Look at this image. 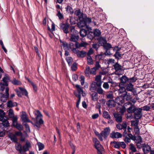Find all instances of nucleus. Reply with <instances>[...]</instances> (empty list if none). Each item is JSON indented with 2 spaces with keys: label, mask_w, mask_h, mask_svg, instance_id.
<instances>
[{
  "label": "nucleus",
  "mask_w": 154,
  "mask_h": 154,
  "mask_svg": "<svg viewBox=\"0 0 154 154\" xmlns=\"http://www.w3.org/2000/svg\"><path fill=\"white\" fill-rule=\"evenodd\" d=\"M92 100L94 101H97L98 99V94L96 92H94L92 94H91Z\"/></svg>",
  "instance_id": "393cba45"
},
{
  "label": "nucleus",
  "mask_w": 154,
  "mask_h": 154,
  "mask_svg": "<svg viewBox=\"0 0 154 154\" xmlns=\"http://www.w3.org/2000/svg\"><path fill=\"white\" fill-rule=\"evenodd\" d=\"M5 113L2 109H0V121H2L3 119L6 118L5 116Z\"/></svg>",
  "instance_id": "473e14b6"
},
{
  "label": "nucleus",
  "mask_w": 154,
  "mask_h": 154,
  "mask_svg": "<svg viewBox=\"0 0 154 154\" xmlns=\"http://www.w3.org/2000/svg\"><path fill=\"white\" fill-rule=\"evenodd\" d=\"M9 138L13 142L15 143V147L16 150L20 153L23 151L22 145L18 142V139L17 137L14 135L13 137L10 136Z\"/></svg>",
  "instance_id": "0eeeda50"
},
{
  "label": "nucleus",
  "mask_w": 154,
  "mask_h": 154,
  "mask_svg": "<svg viewBox=\"0 0 154 154\" xmlns=\"http://www.w3.org/2000/svg\"><path fill=\"white\" fill-rule=\"evenodd\" d=\"M126 87V90L128 91H132V89L134 88V86L132 83H129L126 84L125 85Z\"/></svg>",
  "instance_id": "a878e982"
},
{
  "label": "nucleus",
  "mask_w": 154,
  "mask_h": 154,
  "mask_svg": "<svg viewBox=\"0 0 154 154\" xmlns=\"http://www.w3.org/2000/svg\"><path fill=\"white\" fill-rule=\"evenodd\" d=\"M14 135L16 137L17 136L22 137L23 136V134L20 131H16L15 133V134H8V138H9V137H10V136L13 137Z\"/></svg>",
  "instance_id": "c756f323"
},
{
  "label": "nucleus",
  "mask_w": 154,
  "mask_h": 154,
  "mask_svg": "<svg viewBox=\"0 0 154 154\" xmlns=\"http://www.w3.org/2000/svg\"><path fill=\"white\" fill-rule=\"evenodd\" d=\"M101 75L100 74L97 75L95 77V80L96 81H101Z\"/></svg>",
  "instance_id": "69168bd1"
},
{
  "label": "nucleus",
  "mask_w": 154,
  "mask_h": 154,
  "mask_svg": "<svg viewBox=\"0 0 154 154\" xmlns=\"http://www.w3.org/2000/svg\"><path fill=\"white\" fill-rule=\"evenodd\" d=\"M113 115L115 120L118 123H121L122 120V115L119 113L114 112Z\"/></svg>",
  "instance_id": "f8f14e48"
},
{
  "label": "nucleus",
  "mask_w": 154,
  "mask_h": 154,
  "mask_svg": "<svg viewBox=\"0 0 154 154\" xmlns=\"http://www.w3.org/2000/svg\"><path fill=\"white\" fill-rule=\"evenodd\" d=\"M17 106V103L16 102L13 103L11 100L8 101L7 103V107L9 108Z\"/></svg>",
  "instance_id": "412c9836"
},
{
  "label": "nucleus",
  "mask_w": 154,
  "mask_h": 154,
  "mask_svg": "<svg viewBox=\"0 0 154 154\" xmlns=\"http://www.w3.org/2000/svg\"><path fill=\"white\" fill-rule=\"evenodd\" d=\"M143 108L142 109L144 111H149L150 109V107L147 105L143 106Z\"/></svg>",
  "instance_id": "338daca9"
},
{
  "label": "nucleus",
  "mask_w": 154,
  "mask_h": 154,
  "mask_svg": "<svg viewBox=\"0 0 154 154\" xmlns=\"http://www.w3.org/2000/svg\"><path fill=\"white\" fill-rule=\"evenodd\" d=\"M77 69V64L75 62L71 66V70L72 71H75Z\"/></svg>",
  "instance_id": "864d4df0"
},
{
  "label": "nucleus",
  "mask_w": 154,
  "mask_h": 154,
  "mask_svg": "<svg viewBox=\"0 0 154 154\" xmlns=\"http://www.w3.org/2000/svg\"><path fill=\"white\" fill-rule=\"evenodd\" d=\"M37 145L38 146L39 151L43 149L44 148L45 146L44 144L41 142H38Z\"/></svg>",
  "instance_id": "37998d69"
},
{
  "label": "nucleus",
  "mask_w": 154,
  "mask_h": 154,
  "mask_svg": "<svg viewBox=\"0 0 154 154\" xmlns=\"http://www.w3.org/2000/svg\"><path fill=\"white\" fill-rule=\"evenodd\" d=\"M136 107H137L135 106L134 104H132L130 106H129L127 108V112L128 113H132L134 112Z\"/></svg>",
  "instance_id": "a211bd4d"
},
{
  "label": "nucleus",
  "mask_w": 154,
  "mask_h": 154,
  "mask_svg": "<svg viewBox=\"0 0 154 154\" xmlns=\"http://www.w3.org/2000/svg\"><path fill=\"white\" fill-rule=\"evenodd\" d=\"M120 82L119 83V86L120 89L122 90L125 89V86L126 84L128 83L129 78L125 75H124L121 77L118 78Z\"/></svg>",
  "instance_id": "423d86ee"
},
{
  "label": "nucleus",
  "mask_w": 154,
  "mask_h": 154,
  "mask_svg": "<svg viewBox=\"0 0 154 154\" xmlns=\"http://www.w3.org/2000/svg\"><path fill=\"white\" fill-rule=\"evenodd\" d=\"M94 147L98 152H102L104 150V148L101 144H100V145H97Z\"/></svg>",
  "instance_id": "e433bc0d"
},
{
  "label": "nucleus",
  "mask_w": 154,
  "mask_h": 154,
  "mask_svg": "<svg viewBox=\"0 0 154 154\" xmlns=\"http://www.w3.org/2000/svg\"><path fill=\"white\" fill-rule=\"evenodd\" d=\"M19 89L22 92V95H24L26 96H28V92L25 89H23L21 87H20Z\"/></svg>",
  "instance_id": "49530a36"
},
{
  "label": "nucleus",
  "mask_w": 154,
  "mask_h": 154,
  "mask_svg": "<svg viewBox=\"0 0 154 154\" xmlns=\"http://www.w3.org/2000/svg\"><path fill=\"white\" fill-rule=\"evenodd\" d=\"M2 124L4 126L8 127L9 125V124L8 122L6 120V118H5L3 119L2 121Z\"/></svg>",
  "instance_id": "72a5a7b5"
},
{
  "label": "nucleus",
  "mask_w": 154,
  "mask_h": 154,
  "mask_svg": "<svg viewBox=\"0 0 154 154\" xmlns=\"http://www.w3.org/2000/svg\"><path fill=\"white\" fill-rule=\"evenodd\" d=\"M142 139L140 135L137 136V137H136V140L137 141V144H141V143L142 142Z\"/></svg>",
  "instance_id": "de8ad7c7"
},
{
  "label": "nucleus",
  "mask_w": 154,
  "mask_h": 154,
  "mask_svg": "<svg viewBox=\"0 0 154 154\" xmlns=\"http://www.w3.org/2000/svg\"><path fill=\"white\" fill-rule=\"evenodd\" d=\"M115 70V74L117 75H122L124 73V70L122 66L118 63H116L113 66Z\"/></svg>",
  "instance_id": "6e6552de"
},
{
  "label": "nucleus",
  "mask_w": 154,
  "mask_h": 154,
  "mask_svg": "<svg viewBox=\"0 0 154 154\" xmlns=\"http://www.w3.org/2000/svg\"><path fill=\"white\" fill-rule=\"evenodd\" d=\"M116 103L118 105H121V104L125 103V100L122 96L121 97H117L116 99Z\"/></svg>",
  "instance_id": "dca6fc26"
},
{
  "label": "nucleus",
  "mask_w": 154,
  "mask_h": 154,
  "mask_svg": "<svg viewBox=\"0 0 154 154\" xmlns=\"http://www.w3.org/2000/svg\"><path fill=\"white\" fill-rule=\"evenodd\" d=\"M13 126L16 127L20 131H21L23 129V127L22 125L20 124H18V123H16V124H15V125H13Z\"/></svg>",
  "instance_id": "f704fd0d"
},
{
  "label": "nucleus",
  "mask_w": 154,
  "mask_h": 154,
  "mask_svg": "<svg viewBox=\"0 0 154 154\" xmlns=\"http://www.w3.org/2000/svg\"><path fill=\"white\" fill-rule=\"evenodd\" d=\"M91 22V18L87 17L86 14H82L79 18V22L77 25L79 27L82 28L87 25V23H90Z\"/></svg>",
  "instance_id": "f03ea898"
},
{
  "label": "nucleus",
  "mask_w": 154,
  "mask_h": 154,
  "mask_svg": "<svg viewBox=\"0 0 154 154\" xmlns=\"http://www.w3.org/2000/svg\"><path fill=\"white\" fill-rule=\"evenodd\" d=\"M67 12H69L71 14H72L73 13V11L72 8L69 5H67L65 8Z\"/></svg>",
  "instance_id": "4c0bfd02"
},
{
  "label": "nucleus",
  "mask_w": 154,
  "mask_h": 154,
  "mask_svg": "<svg viewBox=\"0 0 154 154\" xmlns=\"http://www.w3.org/2000/svg\"><path fill=\"white\" fill-rule=\"evenodd\" d=\"M97 91L99 94H103L104 91L101 87H99L97 89Z\"/></svg>",
  "instance_id": "6e6d98bb"
},
{
  "label": "nucleus",
  "mask_w": 154,
  "mask_h": 154,
  "mask_svg": "<svg viewBox=\"0 0 154 154\" xmlns=\"http://www.w3.org/2000/svg\"><path fill=\"white\" fill-rule=\"evenodd\" d=\"M88 32V31L85 29H81L80 31V35L82 37H84L87 36Z\"/></svg>",
  "instance_id": "5701e85b"
},
{
  "label": "nucleus",
  "mask_w": 154,
  "mask_h": 154,
  "mask_svg": "<svg viewBox=\"0 0 154 154\" xmlns=\"http://www.w3.org/2000/svg\"><path fill=\"white\" fill-rule=\"evenodd\" d=\"M8 116L10 118H13L14 116L13 111L12 109H10L9 110Z\"/></svg>",
  "instance_id": "5fc2aeb1"
},
{
  "label": "nucleus",
  "mask_w": 154,
  "mask_h": 154,
  "mask_svg": "<svg viewBox=\"0 0 154 154\" xmlns=\"http://www.w3.org/2000/svg\"><path fill=\"white\" fill-rule=\"evenodd\" d=\"M13 118V119L12 120V125L13 126L15 125L16 124V123H17V117H14V116Z\"/></svg>",
  "instance_id": "e2e57ef3"
},
{
  "label": "nucleus",
  "mask_w": 154,
  "mask_h": 154,
  "mask_svg": "<svg viewBox=\"0 0 154 154\" xmlns=\"http://www.w3.org/2000/svg\"><path fill=\"white\" fill-rule=\"evenodd\" d=\"M34 113L35 116V120L34 123L29 120L25 112H24V113H23L22 115L21 119L22 121L24 122H31L35 128L38 131L41 127V125L44 123V121L42 118V115L38 110L34 112Z\"/></svg>",
  "instance_id": "f257e3e1"
},
{
  "label": "nucleus",
  "mask_w": 154,
  "mask_h": 154,
  "mask_svg": "<svg viewBox=\"0 0 154 154\" xmlns=\"http://www.w3.org/2000/svg\"><path fill=\"white\" fill-rule=\"evenodd\" d=\"M93 141L94 143V146L97 145H100V141L96 138L93 139Z\"/></svg>",
  "instance_id": "603ef678"
},
{
  "label": "nucleus",
  "mask_w": 154,
  "mask_h": 154,
  "mask_svg": "<svg viewBox=\"0 0 154 154\" xmlns=\"http://www.w3.org/2000/svg\"><path fill=\"white\" fill-rule=\"evenodd\" d=\"M125 111V107H122L119 109V112L121 113V115H123Z\"/></svg>",
  "instance_id": "bf43d9fd"
},
{
  "label": "nucleus",
  "mask_w": 154,
  "mask_h": 154,
  "mask_svg": "<svg viewBox=\"0 0 154 154\" xmlns=\"http://www.w3.org/2000/svg\"><path fill=\"white\" fill-rule=\"evenodd\" d=\"M24 125L25 127L26 131L28 132H30V131L29 125L26 123H25L24 124Z\"/></svg>",
  "instance_id": "680f3d73"
},
{
  "label": "nucleus",
  "mask_w": 154,
  "mask_h": 154,
  "mask_svg": "<svg viewBox=\"0 0 154 154\" xmlns=\"http://www.w3.org/2000/svg\"><path fill=\"white\" fill-rule=\"evenodd\" d=\"M66 60L69 66L71 65L73 61V59L72 57H67Z\"/></svg>",
  "instance_id": "c03bdc74"
},
{
  "label": "nucleus",
  "mask_w": 154,
  "mask_h": 154,
  "mask_svg": "<svg viewBox=\"0 0 154 154\" xmlns=\"http://www.w3.org/2000/svg\"><path fill=\"white\" fill-rule=\"evenodd\" d=\"M86 53L84 51H79L77 55L78 57H84L86 55Z\"/></svg>",
  "instance_id": "b1692460"
},
{
  "label": "nucleus",
  "mask_w": 154,
  "mask_h": 154,
  "mask_svg": "<svg viewBox=\"0 0 154 154\" xmlns=\"http://www.w3.org/2000/svg\"><path fill=\"white\" fill-rule=\"evenodd\" d=\"M116 103L114 100H109L107 102L106 104L109 107L112 108L116 106Z\"/></svg>",
  "instance_id": "4468645a"
},
{
  "label": "nucleus",
  "mask_w": 154,
  "mask_h": 154,
  "mask_svg": "<svg viewBox=\"0 0 154 154\" xmlns=\"http://www.w3.org/2000/svg\"><path fill=\"white\" fill-rule=\"evenodd\" d=\"M106 55H106L105 53H101L100 54L95 55V57L96 60H98L99 61L103 60L105 56Z\"/></svg>",
  "instance_id": "6ab92c4d"
},
{
  "label": "nucleus",
  "mask_w": 154,
  "mask_h": 154,
  "mask_svg": "<svg viewBox=\"0 0 154 154\" xmlns=\"http://www.w3.org/2000/svg\"><path fill=\"white\" fill-rule=\"evenodd\" d=\"M93 34L95 36H99L101 34V32L98 29H96L94 31V32H93Z\"/></svg>",
  "instance_id": "ea45409f"
},
{
  "label": "nucleus",
  "mask_w": 154,
  "mask_h": 154,
  "mask_svg": "<svg viewBox=\"0 0 154 154\" xmlns=\"http://www.w3.org/2000/svg\"><path fill=\"white\" fill-rule=\"evenodd\" d=\"M128 136L130 138V139L133 140H136V137L134 136L131 134H128Z\"/></svg>",
  "instance_id": "774afa93"
},
{
  "label": "nucleus",
  "mask_w": 154,
  "mask_h": 154,
  "mask_svg": "<svg viewBox=\"0 0 154 154\" xmlns=\"http://www.w3.org/2000/svg\"><path fill=\"white\" fill-rule=\"evenodd\" d=\"M111 144H113V147L117 149H119L120 147V142L114 141H111L110 143Z\"/></svg>",
  "instance_id": "cd10ccee"
},
{
  "label": "nucleus",
  "mask_w": 154,
  "mask_h": 154,
  "mask_svg": "<svg viewBox=\"0 0 154 154\" xmlns=\"http://www.w3.org/2000/svg\"><path fill=\"white\" fill-rule=\"evenodd\" d=\"M114 56L116 59H119L121 57V54L119 51H116L115 54Z\"/></svg>",
  "instance_id": "3c124183"
},
{
  "label": "nucleus",
  "mask_w": 154,
  "mask_h": 154,
  "mask_svg": "<svg viewBox=\"0 0 154 154\" xmlns=\"http://www.w3.org/2000/svg\"><path fill=\"white\" fill-rule=\"evenodd\" d=\"M124 90V91H125V93L122 94V96L124 98L125 100H126V101H129L132 99V97L130 95L129 93H127L125 89Z\"/></svg>",
  "instance_id": "f3484780"
},
{
  "label": "nucleus",
  "mask_w": 154,
  "mask_h": 154,
  "mask_svg": "<svg viewBox=\"0 0 154 154\" xmlns=\"http://www.w3.org/2000/svg\"><path fill=\"white\" fill-rule=\"evenodd\" d=\"M110 131L109 128L106 127L102 131L100 134L96 130L94 131V132L95 135L97 136L99 140L102 141L103 140L102 137H103L105 139H106L109 135Z\"/></svg>",
  "instance_id": "7ed1b4c3"
},
{
  "label": "nucleus",
  "mask_w": 154,
  "mask_h": 154,
  "mask_svg": "<svg viewBox=\"0 0 154 154\" xmlns=\"http://www.w3.org/2000/svg\"><path fill=\"white\" fill-rule=\"evenodd\" d=\"M142 109L141 108L137 107L133 113L134 117L136 120L134 126L137 125L138 124L139 119H140L142 117Z\"/></svg>",
  "instance_id": "39448f33"
},
{
  "label": "nucleus",
  "mask_w": 154,
  "mask_h": 154,
  "mask_svg": "<svg viewBox=\"0 0 154 154\" xmlns=\"http://www.w3.org/2000/svg\"><path fill=\"white\" fill-rule=\"evenodd\" d=\"M100 46L99 44L97 43H94L92 45V47L95 49L96 51H97L98 48Z\"/></svg>",
  "instance_id": "8fccbe9b"
},
{
  "label": "nucleus",
  "mask_w": 154,
  "mask_h": 154,
  "mask_svg": "<svg viewBox=\"0 0 154 154\" xmlns=\"http://www.w3.org/2000/svg\"><path fill=\"white\" fill-rule=\"evenodd\" d=\"M137 80V77L134 75L132 77L129 78L128 83H131L135 82Z\"/></svg>",
  "instance_id": "a19ab883"
},
{
  "label": "nucleus",
  "mask_w": 154,
  "mask_h": 154,
  "mask_svg": "<svg viewBox=\"0 0 154 154\" xmlns=\"http://www.w3.org/2000/svg\"><path fill=\"white\" fill-rule=\"evenodd\" d=\"M80 81L81 82V84L82 85H83L85 82V77L83 75H81L79 77Z\"/></svg>",
  "instance_id": "4d7b16f0"
},
{
  "label": "nucleus",
  "mask_w": 154,
  "mask_h": 154,
  "mask_svg": "<svg viewBox=\"0 0 154 154\" xmlns=\"http://www.w3.org/2000/svg\"><path fill=\"white\" fill-rule=\"evenodd\" d=\"M130 149L133 152H135L137 151V149L136 147L134 146L132 143H130Z\"/></svg>",
  "instance_id": "09e8293b"
},
{
  "label": "nucleus",
  "mask_w": 154,
  "mask_h": 154,
  "mask_svg": "<svg viewBox=\"0 0 154 154\" xmlns=\"http://www.w3.org/2000/svg\"><path fill=\"white\" fill-rule=\"evenodd\" d=\"M70 26L69 24L66 22L65 23H61L60 24V29L63 30V32L66 34L69 33V29Z\"/></svg>",
  "instance_id": "1a4fd4ad"
},
{
  "label": "nucleus",
  "mask_w": 154,
  "mask_h": 154,
  "mask_svg": "<svg viewBox=\"0 0 154 154\" xmlns=\"http://www.w3.org/2000/svg\"><path fill=\"white\" fill-rule=\"evenodd\" d=\"M103 116L104 118L107 119L109 120L111 119V116L106 111H104L103 112Z\"/></svg>",
  "instance_id": "c85d7f7f"
},
{
  "label": "nucleus",
  "mask_w": 154,
  "mask_h": 154,
  "mask_svg": "<svg viewBox=\"0 0 154 154\" xmlns=\"http://www.w3.org/2000/svg\"><path fill=\"white\" fill-rule=\"evenodd\" d=\"M75 87L77 88L78 93L79 94H82L83 92V91L82 87H81L80 85H76L75 86Z\"/></svg>",
  "instance_id": "2f4dec72"
},
{
  "label": "nucleus",
  "mask_w": 154,
  "mask_h": 154,
  "mask_svg": "<svg viewBox=\"0 0 154 154\" xmlns=\"http://www.w3.org/2000/svg\"><path fill=\"white\" fill-rule=\"evenodd\" d=\"M73 13H74L75 15L78 17L79 20V18L81 17L82 14H83L82 12H81V10L79 9L75 10Z\"/></svg>",
  "instance_id": "4be33fe9"
},
{
  "label": "nucleus",
  "mask_w": 154,
  "mask_h": 154,
  "mask_svg": "<svg viewBox=\"0 0 154 154\" xmlns=\"http://www.w3.org/2000/svg\"><path fill=\"white\" fill-rule=\"evenodd\" d=\"M98 41L97 43L100 46H103L106 43H107V41L105 37L100 36L97 39Z\"/></svg>",
  "instance_id": "9b49d317"
},
{
  "label": "nucleus",
  "mask_w": 154,
  "mask_h": 154,
  "mask_svg": "<svg viewBox=\"0 0 154 154\" xmlns=\"http://www.w3.org/2000/svg\"><path fill=\"white\" fill-rule=\"evenodd\" d=\"M61 43H62V45L63 47L64 50H69L70 49L69 48V45L68 43L66 42L60 41Z\"/></svg>",
  "instance_id": "bb28decb"
},
{
  "label": "nucleus",
  "mask_w": 154,
  "mask_h": 154,
  "mask_svg": "<svg viewBox=\"0 0 154 154\" xmlns=\"http://www.w3.org/2000/svg\"><path fill=\"white\" fill-rule=\"evenodd\" d=\"M87 38L90 40L93 39L95 37L93 33L92 32H89V33L87 34Z\"/></svg>",
  "instance_id": "79ce46f5"
},
{
  "label": "nucleus",
  "mask_w": 154,
  "mask_h": 154,
  "mask_svg": "<svg viewBox=\"0 0 154 154\" xmlns=\"http://www.w3.org/2000/svg\"><path fill=\"white\" fill-rule=\"evenodd\" d=\"M122 134L119 132H112L110 134V137L112 138H119L122 137Z\"/></svg>",
  "instance_id": "ddd939ff"
},
{
  "label": "nucleus",
  "mask_w": 154,
  "mask_h": 154,
  "mask_svg": "<svg viewBox=\"0 0 154 154\" xmlns=\"http://www.w3.org/2000/svg\"><path fill=\"white\" fill-rule=\"evenodd\" d=\"M76 30L74 26H71L70 27L69 40L71 42H77L79 39V35L76 33Z\"/></svg>",
  "instance_id": "20e7f679"
},
{
  "label": "nucleus",
  "mask_w": 154,
  "mask_h": 154,
  "mask_svg": "<svg viewBox=\"0 0 154 154\" xmlns=\"http://www.w3.org/2000/svg\"><path fill=\"white\" fill-rule=\"evenodd\" d=\"M100 66L99 64V61H96V62L95 67H94V68L97 70L99 69Z\"/></svg>",
  "instance_id": "0e129e2a"
},
{
  "label": "nucleus",
  "mask_w": 154,
  "mask_h": 154,
  "mask_svg": "<svg viewBox=\"0 0 154 154\" xmlns=\"http://www.w3.org/2000/svg\"><path fill=\"white\" fill-rule=\"evenodd\" d=\"M103 47L106 55H110L112 54L110 51L112 47L110 44L107 43L103 46Z\"/></svg>",
  "instance_id": "9d476101"
},
{
  "label": "nucleus",
  "mask_w": 154,
  "mask_h": 154,
  "mask_svg": "<svg viewBox=\"0 0 154 154\" xmlns=\"http://www.w3.org/2000/svg\"><path fill=\"white\" fill-rule=\"evenodd\" d=\"M96 89L97 87L95 83H92L89 87L90 90L92 92H94L96 90Z\"/></svg>",
  "instance_id": "7c9ffc66"
},
{
  "label": "nucleus",
  "mask_w": 154,
  "mask_h": 154,
  "mask_svg": "<svg viewBox=\"0 0 154 154\" xmlns=\"http://www.w3.org/2000/svg\"><path fill=\"white\" fill-rule=\"evenodd\" d=\"M2 81L4 83L5 85L6 86H8V82L11 81L10 79L9 76L7 74H5V76L3 78Z\"/></svg>",
  "instance_id": "2eb2a0df"
},
{
  "label": "nucleus",
  "mask_w": 154,
  "mask_h": 154,
  "mask_svg": "<svg viewBox=\"0 0 154 154\" xmlns=\"http://www.w3.org/2000/svg\"><path fill=\"white\" fill-rule=\"evenodd\" d=\"M31 146L30 143L29 142H26L25 144L23 146V151L24 152H26L29 150V148Z\"/></svg>",
  "instance_id": "aec40b11"
},
{
  "label": "nucleus",
  "mask_w": 154,
  "mask_h": 154,
  "mask_svg": "<svg viewBox=\"0 0 154 154\" xmlns=\"http://www.w3.org/2000/svg\"><path fill=\"white\" fill-rule=\"evenodd\" d=\"M97 70L94 67L92 68L90 71V74L94 75H96Z\"/></svg>",
  "instance_id": "052dcab7"
},
{
  "label": "nucleus",
  "mask_w": 154,
  "mask_h": 154,
  "mask_svg": "<svg viewBox=\"0 0 154 154\" xmlns=\"http://www.w3.org/2000/svg\"><path fill=\"white\" fill-rule=\"evenodd\" d=\"M57 14L56 15L58 17L59 19L60 20H61L64 18L63 15L62 14L59 10H57Z\"/></svg>",
  "instance_id": "a18cd8bd"
},
{
  "label": "nucleus",
  "mask_w": 154,
  "mask_h": 154,
  "mask_svg": "<svg viewBox=\"0 0 154 154\" xmlns=\"http://www.w3.org/2000/svg\"><path fill=\"white\" fill-rule=\"evenodd\" d=\"M103 87L105 89H108L109 88L108 82H105L103 84Z\"/></svg>",
  "instance_id": "13d9d810"
},
{
  "label": "nucleus",
  "mask_w": 154,
  "mask_h": 154,
  "mask_svg": "<svg viewBox=\"0 0 154 154\" xmlns=\"http://www.w3.org/2000/svg\"><path fill=\"white\" fill-rule=\"evenodd\" d=\"M11 82V83L14 85H20L21 84V83L20 81L17 80L15 78Z\"/></svg>",
  "instance_id": "c9c22d12"
},
{
  "label": "nucleus",
  "mask_w": 154,
  "mask_h": 154,
  "mask_svg": "<svg viewBox=\"0 0 154 154\" xmlns=\"http://www.w3.org/2000/svg\"><path fill=\"white\" fill-rule=\"evenodd\" d=\"M87 64L88 65H92L93 64L92 59L91 56H88L87 57Z\"/></svg>",
  "instance_id": "58836bf2"
}]
</instances>
